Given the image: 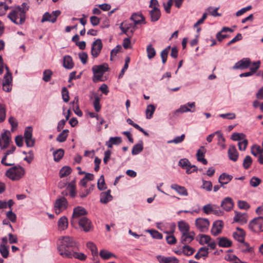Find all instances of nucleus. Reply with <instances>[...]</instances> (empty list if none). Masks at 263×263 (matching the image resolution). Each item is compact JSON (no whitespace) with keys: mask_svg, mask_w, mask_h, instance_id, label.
Wrapping results in <instances>:
<instances>
[{"mask_svg":"<svg viewBox=\"0 0 263 263\" xmlns=\"http://www.w3.org/2000/svg\"><path fill=\"white\" fill-rule=\"evenodd\" d=\"M29 6L23 3L21 6L13 8L8 15V17L16 25L23 24L26 20V14L29 10Z\"/></svg>","mask_w":263,"mask_h":263,"instance_id":"f257e3e1","label":"nucleus"},{"mask_svg":"<svg viewBox=\"0 0 263 263\" xmlns=\"http://www.w3.org/2000/svg\"><path fill=\"white\" fill-rule=\"evenodd\" d=\"M60 244L58 247V252L63 257L66 258L67 254L74 250H79V245L72 237L63 236L60 239Z\"/></svg>","mask_w":263,"mask_h":263,"instance_id":"f03ea898","label":"nucleus"},{"mask_svg":"<svg viewBox=\"0 0 263 263\" xmlns=\"http://www.w3.org/2000/svg\"><path fill=\"white\" fill-rule=\"evenodd\" d=\"M25 174V169L20 165H16L7 170L6 172V176L13 181H17L22 178Z\"/></svg>","mask_w":263,"mask_h":263,"instance_id":"7ed1b4c3","label":"nucleus"},{"mask_svg":"<svg viewBox=\"0 0 263 263\" xmlns=\"http://www.w3.org/2000/svg\"><path fill=\"white\" fill-rule=\"evenodd\" d=\"M87 212L82 206H78L73 209L72 217L70 220V224L73 227H76L77 221L82 217H85Z\"/></svg>","mask_w":263,"mask_h":263,"instance_id":"20e7f679","label":"nucleus"},{"mask_svg":"<svg viewBox=\"0 0 263 263\" xmlns=\"http://www.w3.org/2000/svg\"><path fill=\"white\" fill-rule=\"evenodd\" d=\"M263 217L259 216L252 219L248 225L249 229L253 232L263 231Z\"/></svg>","mask_w":263,"mask_h":263,"instance_id":"39448f33","label":"nucleus"},{"mask_svg":"<svg viewBox=\"0 0 263 263\" xmlns=\"http://www.w3.org/2000/svg\"><path fill=\"white\" fill-rule=\"evenodd\" d=\"M130 19L134 21V24L132 25V28L130 30V34H133V32L136 29V25L146 23L145 17L141 12L138 13H134L131 15Z\"/></svg>","mask_w":263,"mask_h":263,"instance_id":"423d86ee","label":"nucleus"},{"mask_svg":"<svg viewBox=\"0 0 263 263\" xmlns=\"http://www.w3.org/2000/svg\"><path fill=\"white\" fill-rule=\"evenodd\" d=\"M196 228L201 232H206L210 226V221L206 218L199 217L195 220Z\"/></svg>","mask_w":263,"mask_h":263,"instance_id":"0eeeda50","label":"nucleus"},{"mask_svg":"<svg viewBox=\"0 0 263 263\" xmlns=\"http://www.w3.org/2000/svg\"><path fill=\"white\" fill-rule=\"evenodd\" d=\"M68 206L67 199L63 197L57 199L54 203V211L56 214H60L62 211L66 209Z\"/></svg>","mask_w":263,"mask_h":263,"instance_id":"6e6552de","label":"nucleus"},{"mask_svg":"<svg viewBox=\"0 0 263 263\" xmlns=\"http://www.w3.org/2000/svg\"><path fill=\"white\" fill-rule=\"evenodd\" d=\"M103 48V44L101 39H97L91 45V54L93 58H97Z\"/></svg>","mask_w":263,"mask_h":263,"instance_id":"1a4fd4ad","label":"nucleus"},{"mask_svg":"<svg viewBox=\"0 0 263 263\" xmlns=\"http://www.w3.org/2000/svg\"><path fill=\"white\" fill-rule=\"evenodd\" d=\"M179 165L186 170L187 174H191L197 171V167L194 165H191L187 159H182L179 162Z\"/></svg>","mask_w":263,"mask_h":263,"instance_id":"9d476101","label":"nucleus"},{"mask_svg":"<svg viewBox=\"0 0 263 263\" xmlns=\"http://www.w3.org/2000/svg\"><path fill=\"white\" fill-rule=\"evenodd\" d=\"M61 11L59 10H55L52 11L51 13L46 12L44 14L41 20L42 23L45 22H50L54 23L56 22L57 17L60 15Z\"/></svg>","mask_w":263,"mask_h":263,"instance_id":"9b49d317","label":"nucleus"},{"mask_svg":"<svg viewBox=\"0 0 263 263\" xmlns=\"http://www.w3.org/2000/svg\"><path fill=\"white\" fill-rule=\"evenodd\" d=\"M77 224H78L85 232H89L92 227L91 221L86 217H82L80 219L78 220L77 221Z\"/></svg>","mask_w":263,"mask_h":263,"instance_id":"f8f14e48","label":"nucleus"},{"mask_svg":"<svg viewBox=\"0 0 263 263\" xmlns=\"http://www.w3.org/2000/svg\"><path fill=\"white\" fill-rule=\"evenodd\" d=\"M223 222L221 220H218L214 221L211 229V233L214 236H217L221 233L223 228Z\"/></svg>","mask_w":263,"mask_h":263,"instance_id":"ddd939ff","label":"nucleus"},{"mask_svg":"<svg viewBox=\"0 0 263 263\" xmlns=\"http://www.w3.org/2000/svg\"><path fill=\"white\" fill-rule=\"evenodd\" d=\"M251 65V60L249 58H243L239 61L233 67V69H245Z\"/></svg>","mask_w":263,"mask_h":263,"instance_id":"4468645a","label":"nucleus"},{"mask_svg":"<svg viewBox=\"0 0 263 263\" xmlns=\"http://www.w3.org/2000/svg\"><path fill=\"white\" fill-rule=\"evenodd\" d=\"M12 75L5 74L3 81V89L6 92H10L12 89Z\"/></svg>","mask_w":263,"mask_h":263,"instance_id":"2eb2a0df","label":"nucleus"},{"mask_svg":"<svg viewBox=\"0 0 263 263\" xmlns=\"http://www.w3.org/2000/svg\"><path fill=\"white\" fill-rule=\"evenodd\" d=\"M79 250H74L71 252H69L67 254V257L68 258H74L81 261H84L87 258V256L83 253L78 252Z\"/></svg>","mask_w":263,"mask_h":263,"instance_id":"dca6fc26","label":"nucleus"},{"mask_svg":"<svg viewBox=\"0 0 263 263\" xmlns=\"http://www.w3.org/2000/svg\"><path fill=\"white\" fill-rule=\"evenodd\" d=\"M1 137V143L3 142V144H1V147L2 149H4L9 146L10 142H11L10 132L9 131H6L4 133L2 134Z\"/></svg>","mask_w":263,"mask_h":263,"instance_id":"f3484780","label":"nucleus"},{"mask_svg":"<svg viewBox=\"0 0 263 263\" xmlns=\"http://www.w3.org/2000/svg\"><path fill=\"white\" fill-rule=\"evenodd\" d=\"M157 259L159 263H179V260L174 256L165 257L158 255Z\"/></svg>","mask_w":263,"mask_h":263,"instance_id":"a211bd4d","label":"nucleus"},{"mask_svg":"<svg viewBox=\"0 0 263 263\" xmlns=\"http://www.w3.org/2000/svg\"><path fill=\"white\" fill-rule=\"evenodd\" d=\"M195 102H189L187 104L181 105L180 108L177 109L175 111V114H177L179 112L183 113L185 112H194L195 110H191V108H195Z\"/></svg>","mask_w":263,"mask_h":263,"instance_id":"6ab92c4d","label":"nucleus"},{"mask_svg":"<svg viewBox=\"0 0 263 263\" xmlns=\"http://www.w3.org/2000/svg\"><path fill=\"white\" fill-rule=\"evenodd\" d=\"M236 230L237 231L233 234L234 238L241 243L243 242L246 236L245 232L240 228H237Z\"/></svg>","mask_w":263,"mask_h":263,"instance_id":"aec40b11","label":"nucleus"},{"mask_svg":"<svg viewBox=\"0 0 263 263\" xmlns=\"http://www.w3.org/2000/svg\"><path fill=\"white\" fill-rule=\"evenodd\" d=\"M149 14L151 17V22H155L158 21L160 18L161 16V12L158 8L154 7L149 11Z\"/></svg>","mask_w":263,"mask_h":263,"instance_id":"412c9836","label":"nucleus"},{"mask_svg":"<svg viewBox=\"0 0 263 263\" xmlns=\"http://www.w3.org/2000/svg\"><path fill=\"white\" fill-rule=\"evenodd\" d=\"M229 158L234 162L236 161L238 157V153L236 148V147L234 145L230 146L228 152Z\"/></svg>","mask_w":263,"mask_h":263,"instance_id":"4be33fe9","label":"nucleus"},{"mask_svg":"<svg viewBox=\"0 0 263 263\" xmlns=\"http://www.w3.org/2000/svg\"><path fill=\"white\" fill-rule=\"evenodd\" d=\"M234 203L233 200L230 197L224 198L221 203V206L226 211H230L233 208Z\"/></svg>","mask_w":263,"mask_h":263,"instance_id":"5701e85b","label":"nucleus"},{"mask_svg":"<svg viewBox=\"0 0 263 263\" xmlns=\"http://www.w3.org/2000/svg\"><path fill=\"white\" fill-rule=\"evenodd\" d=\"M206 153V149L204 146H201L197 151L196 154L197 159L199 162H202L203 164L206 165L208 163L207 160L204 158V154Z\"/></svg>","mask_w":263,"mask_h":263,"instance_id":"b1692460","label":"nucleus"},{"mask_svg":"<svg viewBox=\"0 0 263 263\" xmlns=\"http://www.w3.org/2000/svg\"><path fill=\"white\" fill-rule=\"evenodd\" d=\"M234 221L239 222L240 224L246 223L247 222V215L246 213H241L235 212V215L234 217Z\"/></svg>","mask_w":263,"mask_h":263,"instance_id":"393cba45","label":"nucleus"},{"mask_svg":"<svg viewBox=\"0 0 263 263\" xmlns=\"http://www.w3.org/2000/svg\"><path fill=\"white\" fill-rule=\"evenodd\" d=\"M108 69L107 64L104 63L100 65H95L92 68L93 74L101 73L103 74L107 71Z\"/></svg>","mask_w":263,"mask_h":263,"instance_id":"a878e982","label":"nucleus"},{"mask_svg":"<svg viewBox=\"0 0 263 263\" xmlns=\"http://www.w3.org/2000/svg\"><path fill=\"white\" fill-rule=\"evenodd\" d=\"M63 67L68 69H71L74 67V63L70 55H65L63 58Z\"/></svg>","mask_w":263,"mask_h":263,"instance_id":"bb28decb","label":"nucleus"},{"mask_svg":"<svg viewBox=\"0 0 263 263\" xmlns=\"http://www.w3.org/2000/svg\"><path fill=\"white\" fill-rule=\"evenodd\" d=\"M171 187L172 189L176 191L180 195H188L187 191L184 186H180L177 184H173L171 185Z\"/></svg>","mask_w":263,"mask_h":263,"instance_id":"cd10ccee","label":"nucleus"},{"mask_svg":"<svg viewBox=\"0 0 263 263\" xmlns=\"http://www.w3.org/2000/svg\"><path fill=\"white\" fill-rule=\"evenodd\" d=\"M112 199V197L110 194V190L102 192L100 194V201L101 203H107L111 201Z\"/></svg>","mask_w":263,"mask_h":263,"instance_id":"c85d7f7f","label":"nucleus"},{"mask_svg":"<svg viewBox=\"0 0 263 263\" xmlns=\"http://www.w3.org/2000/svg\"><path fill=\"white\" fill-rule=\"evenodd\" d=\"M122 139L120 137H110L109 141L106 142V145L109 148H111L112 145H119L122 143Z\"/></svg>","mask_w":263,"mask_h":263,"instance_id":"c756f323","label":"nucleus"},{"mask_svg":"<svg viewBox=\"0 0 263 263\" xmlns=\"http://www.w3.org/2000/svg\"><path fill=\"white\" fill-rule=\"evenodd\" d=\"M219 241L218 246L220 247L228 248L232 246V242L227 237H219L217 238Z\"/></svg>","mask_w":263,"mask_h":263,"instance_id":"7c9ffc66","label":"nucleus"},{"mask_svg":"<svg viewBox=\"0 0 263 263\" xmlns=\"http://www.w3.org/2000/svg\"><path fill=\"white\" fill-rule=\"evenodd\" d=\"M132 28V24H127L125 22L122 23L120 26V29L122 30V32L127 36H131L130 30Z\"/></svg>","mask_w":263,"mask_h":263,"instance_id":"2f4dec72","label":"nucleus"},{"mask_svg":"<svg viewBox=\"0 0 263 263\" xmlns=\"http://www.w3.org/2000/svg\"><path fill=\"white\" fill-rule=\"evenodd\" d=\"M232 176L229 175H227L225 173H223L219 177L218 182L222 186L223 184H227L232 179Z\"/></svg>","mask_w":263,"mask_h":263,"instance_id":"473e14b6","label":"nucleus"},{"mask_svg":"<svg viewBox=\"0 0 263 263\" xmlns=\"http://www.w3.org/2000/svg\"><path fill=\"white\" fill-rule=\"evenodd\" d=\"M190 228L189 224L184 221H180L178 222V229L182 234L187 233Z\"/></svg>","mask_w":263,"mask_h":263,"instance_id":"72a5a7b5","label":"nucleus"},{"mask_svg":"<svg viewBox=\"0 0 263 263\" xmlns=\"http://www.w3.org/2000/svg\"><path fill=\"white\" fill-rule=\"evenodd\" d=\"M87 247L90 250L91 254L93 257V260H95V257H98V249L96 245L92 242H88L86 244Z\"/></svg>","mask_w":263,"mask_h":263,"instance_id":"f704fd0d","label":"nucleus"},{"mask_svg":"<svg viewBox=\"0 0 263 263\" xmlns=\"http://www.w3.org/2000/svg\"><path fill=\"white\" fill-rule=\"evenodd\" d=\"M58 227L60 230H64L68 227V219L66 217L63 216L58 221Z\"/></svg>","mask_w":263,"mask_h":263,"instance_id":"c9c22d12","label":"nucleus"},{"mask_svg":"<svg viewBox=\"0 0 263 263\" xmlns=\"http://www.w3.org/2000/svg\"><path fill=\"white\" fill-rule=\"evenodd\" d=\"M143 141H140L138 143L135 144L132 149V154L133 155H136L139 154L143 151Z\"/></svg>","mask_w":263,"mask_h":263,"instance_id":"e433bc0d","label":"nucleus"},{"mask_svg":"<svg viewBox=\"0 0 263 263\" xmlns=\"http://www.w3.org/2000/svg\"><path fill=\"white\" fill-rule=\"evenodd\" d=\"M174 232V230L170 232H166L165 233L169 235L166 237V240L168 244L169 245H174L177 242V239L172 234Z\"/></svg>","mask_w":263,"mask_h":263,"instance_id":"4c0bfd02","label":"nucleus"},{"mask_svg":"<svg viewBox=\"0 0 263 263\" xmlns=\"http://www.w3.org/2000/svg\"><path fill=\"white\" fill-rule=\"evenodd\" d=\"M155 110L156 107L154 105L150 104L147 105L145 111L146 118L148 119H151Z\"/></svg>","mask_w":263,"mask_h":263,"instance_id":"58836bf2","label":"nucleus"},{"mask_svg":"<svg viewBox=\"0 0 263 263\" xmlns=\"http://www.w3.org/2000/svg\"><path fill=\"white\" fill-rule=\"evenodd\" d=\"M64 154V151L63 149L60 148L53 153L54 160L56 162H59L63 157Z\"/></svg>","mask_w":263,"mask_h":263,"instance_id":"ea45409f","label":"nucleus"},{"mask_svg":"<svg viewBox=\"0 0 263 263\" xmlns=\"http://www.w3.org/2000/svg\"><path fill=\"white\" fill-rule=\"evenodd\" d=\"M187 233L182 234L181 237V242L185 245L191 243L194 240L193 237Z\"/></svg>","mask_w":263,"mask_h":263,"instance_id":"a19ab883","label":"nucleus"},{"mask_svg":"<svg viewBox=\"0 0 263 263\" xmlns=\"http://www.w3.org/2000/svg\"><path fill=\"white\" fill-rule=\"evenodd\" d=\"M69 130L68 129L63 130L57 137V141L59 142H65L68 137V133Z\"/></svg>","mask_w":263,"mask_h":263,"instance_id":"79ce46f5","label":"nucleus"},{"mask_svg":"<svg viewBox=\"0 0 263 263\" xmlns=\"http://www.w3.org/2000/svg\"><path fill=\"white\" fill-rule=\"evenodd\" d=\"M100 256L104 260H107L112 257H115V255L113 253L106 250H101L100 252Z\"/></svg>","mask_w":263,"mask_h":263,"instance_id":"37998d69","label":"nucleus"},{"mask_svg":"<svg viewBox=\"0 0 263 263\" xmlns=\"http://www.w3.org/2000/svg\"><path fill=\"white\" fill-rule=\"evenodd\" d=\"M71 172V168L69 166H64L60 171L59 175L61 178L65 177Z\"/></svg>","mask_w":263,"mask_h":263,"instance_id":"c03bdc74","label":"nucleus"},{"mask_svg":"<svg viewBox=\"0 0 263 263\" xmlns=\"http://www.w3.org/2000/svg\"><path fill=\"white\" fill-rule=\"evenodd\" d=\"M0 253L4 258H7L9 256V248L8 247L3 245H0Z\"/></svg>","mask_w":263,"mask_h":263,"instance_id":"a18cd8bd","label":"nucleus"},{"mask_svg":"<svg viewBox=\"0 0 263 263\" xmlns=\"http://www.w3.org/2000/svg\"><path fill=\"white\" fill-rule=\"evenodd\" d=\"M195 252L194 248L188 245H184L182 248V252L187 256L192 255Z\"/></svg>","mask_w":263,"mask_h":263,"instance_id":"49530a36","label":"nucleus"},{"mask_svg":"<svg viewBox=\"0 0 263 263\" xmlns=\"http://www.w3.org/2000/svg\"><path fill=\"white\" fill-rule=\"evenodd\" d=\"M262 152L263 149L258 145H254L252 147L251 154L255 156H259Z\"/></svg>","mask_w":263,"mask_h":263,"instance_id":"de8ad7c7","label":"nucleus"},{"mask_svg":"<svg viewBox=\"0 0 263 263\" xmlns=\"http://www.w3.org/2000/svg\"><path fill=\"white\" fill-rule=\"evenodd\" d=\"M252 163V159L250 156H246L243 161V167L247 170L249 168Z\"/></svg>","mask_w":263,"mask_h":263,"instance_id":"09e8293b","label":"nucleus"},{"mask_svg":"<svg viewBox=\"0 0 263 263\" xmlns=\"http://www.w3.org/2000/svg\"><path fill=\"white\" fill-rule=\"evenodd\" d=\"M170 48L171 46H169L165 49L163 50L161 52L160 55L162 59V62L163 64H165L167 61V55L170 50Z\"/></svg>","mask_w":263,"mask_h":263,"instance_id":"8fccbe9b","label":"nucleus"},{"mask_svg":"<svg viewBox=\"0 0 263 263\" xmlns=\"http://www.w3.org/2000/svg\"><path fill=\"white\" fill-rule=\"evenodd\" d=\"M6 106L4 104H0V123L3 122L6 119Z\"/></svg>","mask_w":263,"mask_h":263,"instance_id":"3c124183","label":"nucleus"},{"mask_svg":"<svg viewBox=\"0 0 263 263\" xmlns=\"http://www.w3.org/2000/svg\"><path fill=\"white\" fill-rule=\"evenodd\" d=\"M215 207V204H208L204 205L202 208L203 212L207 215L213 214V210Z\"/></svg>","mask_w":263,"mask_h":263,"instance_id":"603ef678","label":"nucleus"},{"mask_svg":"<svg viewBox=\"0 0 263 263\" xmlns=\"http://www.w3.org/2000/svg\"><path fill=\"white\" fill-rule=\"evenodd\" d=\"M199 236L200 237L199 243L201 245L208 243L211 239L210 236L209 235L200 234Z\"/></svg>","mask_w":263,"mask_h":263,"instance_id":"864d4df0","label":"nucleus"},{"mask_svg":"<svg viewBox=\"0 0 263 263\" xmlns=\"http://www.w3.org/2000/svg\"><path fill=\"white\" fill-rule=\"evenodd\" d=\"M52 74V72L50 69H46L43 72V80L46 82H48L50 81L51 78V76Z\"/></svg>","mask_w":263,"mask_h":263,"instance_id":"5fc2aeb1","label":"nucleus"},{"mask_svg":"<svg viewBox=\"0 0 263 263\" xmlns=\"http://www.w3.org/2000/svg\"><path fill=\"white\" fill-rule=\"evenodd\" d=\"M146 52L149 59L153 58L156 55V50L151 45L147 47Z\"/></svg>","mask_w":263,"mask_h":263,"instance_id":"6e6d98bb","label":"nucleus"},{"mask_svg":"<svg viewBox=\"0 0 263 263\" xmlns=\"http://www.w3.org/2000/svg\"><path fill=\"white\" fill-rule=\"evenodd\" d=\"M61 93L63 101L65 102H68L69 100V91L68 89L65 87H63Z\"/></svg>","mask_w":263,"mask_h":263,"instance_id":"4d7b16f0","label":"nucleus"},{"mask_svg":"<svg viewBox=\"0 0 263 263\" xmlns=\"http://www.w3.org/2000/svg\"><path fill=\"white\" fill-rule=\"evenodd\" d=\"M245 135L242 133H235L231 136V139L233 141H240L245 139Z\"/></svg>","mask_w":263,"mask_h":263,"instance_id":"13d9d810","label":"nucleus"},{"mask_svg":"<svg viewBox=\"0 0 263 263\" xmlns=\"http://www.w3.org/2000/svg\"><path fill=\"white\" fill-rule=\"evenodd\" d=\"M212 183L211 181L202 180V185L201 186L202 188L207 191L210 192L212 191Z\"/></svg>","mask_w":263,"mask_h":263,"instance_id":"bf43d9fd","label":"nucleus"},{"mask_svg":"<svg viewBox=\"0 0 263 263\" xmlns=\"http://www.w3.org/2000/svg\"><path fill=\"white\" fill-rule=\"evenodd\" d=\"M260 61H257L255 62H253L252 64L250 66V72L252 73V74H253L254 73H255L257 70L259 69L260 67Z\"/></svg>","mask_w":263,"mask_h":263,"instance_id":"052dcab7","label":"nucleus"},{"mask_svg":"<svg viewBox=\"0 0 263 263\" xmlns=\"http://www.w3.org/2000/svg\"><path fill=\"white\" fill-rule=\"evenodd\" d=\"M7 218L10 220L12 222H15L16 220V215L14 213L12 209L6 213Z\"/></svg>","mask_w":263,"mask_h":263,"instance_id":"680f3d73","label":"nucleus"},{"mask_svg":"<svg viewBox=\"0 0 263 263\" xmlns=\"http://www.w3.org/2000/svg\"><path fill=\"white\" fill-rule=\"evenodd\" d=\"M242 244L241 246L242 251L243 252H251L253 250V248L252 247H250L249 243L248 242H245V241L243 242H241Z\"/></svg>","mask_w":263,"mask_h":263,"instance_id":"e2e57ef3","label":"nucleus"},{"mask_svg":"<svg viewBox=\"0 0 263 263\" xmlns=\"http://www.w3.org/2000/svg\"><path fill=\"white\" fill-rule=\"evenodd\" d=\"M122 49L121 46L118 45L110 52V60L112 61L114 57L116 56L117 54Z\"/></svg>","mask_w":263,"mask_h":263,"instance_id":"0e129e2a","label":"nucleus"},{"mask_svg":"<svg viewBox=\"0 0 263 263\" xmlns=\"http://www.w3.org/2000/svg\"><path fill=\"white\" fill-rule=\"evenodd\" d=\"M261 183V180L256 177H253L250 180V185L253 187L258 186Z\"/></svg>","mask_w":263,"mask_h":263,"instance_id":"69168bd1","label":"nucleus"},{"mask_svg":"<svg viewBox=\"0 0 263 263\" xmlns=\"http://www.w3.org/2000/svg\"><path fill=\"white\" fill-rule=\"evenodd\" d=\"M105 180L103 175L101 176L98 181V187L100 190H103L106 188L105 186Z\"/></svg>","mask_w":263,"mask_h":263,"instance_id":"338daca9","label":"nucleus"},{"mask_svg":"<svg viewBox=\"0 0 263 263\" xmlns=\"http://www.w3.org/2000/svg\"><path fill=\"white\" fill-rule=\"evenodd\" d=\"M8 121H9V123H10V124L11 126V130L12 131H13L17 127L18 123H17V121L16 120V119L14 117H10L9 118Z\"/></svg>","mask_w":263,"mask_h":263,"instance_id":"774afa93","label":"nucleus"}]
</instances>
